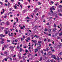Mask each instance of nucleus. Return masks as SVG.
Returning <instances> with one entry per match:
<instances>
[{
	"label": "nucleus",
	"instance_id": "f257e3e1",
	"mask_svg": "<svg viewBox=\"0 0 62 62\" xmlns=\"http://www.w3.org/2000/svg\"><path fill=\"white\" fill-rule=\"evenodd\" d=\"M13 33H11V35H10V32H9L8 35L9 36V37H10V36H13Z\"/></svg>",
	"mask_w": 62,
	"mask_h": 62
},
{
	"label": "nucleus",
	"instance_id": "f03ea898",
	"mask_svg": "<svg viewBox=\"0 0 62 62\" xmlns=\"http://www.w3.org/2000/svg\"><path fill=\"white\" fill-rule=\"evenodd\" d=\"M61 33H60L59 34V35L60 37H61V35H62V31L61 32Z\"/></svg>",
	"mask_w": 62,
	"mask_h": 62
},
{
	"label": "nucleus",
	"instance_id": "7ed1b4c3",
	"mask_svg": "<svg viewBox=\"0 0 62 62\" xmlns=\"http://www.w3.org/2000/svg\"><path fill=\"white\" fill-rule=\"evenodd\" d=\"M2 10H3V12H1V14H3V13H4L5 12V10L4 9H2Z\"/></svg>",
	"mask_w": 62,
	"mask_h": 62
},
{
	"label": "nucleus",
	"instance_id": "20e7f679",
	"mask_svg": "<svg viewBox=\"0 0 62 62\" xmlns=\"http://www.w3.org/2000/svg\"><path fill=\"white\" fill-rule=\"evenodd\" d=\"M36 37V38L38 39V38H39V36H37L36 35H35V36H34V37Z\"/></svg>",
	"mask_w": 62,
	"mask_h": 62
},
{
	"label": "nucleus",
	"instance_id": "39448f33",
	"mask_svg": "<svg viewBox=\"0 0 62 62\" xmlns=\"http://www.w3.org/2000/svg\"><path fill=\"white\" fill-rule=\"evenodd\" d=\"M40 47H41L40 46H38L37 49L38 50H39V49H41Z\"/></svg>",
	"mask_w": 62,
	"mask_h": 62
},
{
	"label": "nucleus",
	"instance_id": "423d86ee",
	"mask_svg": "<svg viewBox=\"0 0 62 62\" xmlns=\"http://www.w3.org/2000/svg\"><path fill=\"white\" fill-rule=\"evenodd\" d=\"M20 52H22V51H23V49L22 48H21L20 49Z\"/></svg>",
	"mask_w": 62,
	"mask_h": 62
},
{
	"label": "nucleus",
	"instance_id": "0eeeda50",
	"mask_svg": "<svg viewBox=\"0 0 62 62\" xmlns=\"http://www.w3.org/2000/svg\"><path fill=\"white\" fill-rule=\"evenodd\" d=\"M55 56V55H53L52 56H51V57H52V58H54V57Z\"/></svg>",
	"mask_w": 62,
	"mask_h": 62
},
{
	"label": "nucleus",
	"instance_id": "6e6552de",
	"mask_svg": "<svg viewBox=\"0 0 62 62\" xmlns=\"http://www.w3.org/2000/svg\"><path fill=\"white\" fill-rule=\"evenodd\" d=\"M7 25H9V22H8L7 23H6Z\"/></svg>",
	"mask_w": 62,
	"mask_h": 62
},
{
	"label": "nucleus",
	"instance_id": "1a4fd4ad",
	"mask_svg": "<svg viewBox=\"0 0 62 62\" xmlns=\"http://www.w3.org/2000/svg\"><path fill=\"white\" fill-rule=\"evenodd\" d=\"M1 55H3L4 56H6L5 55V54H3L2 53H1Z\"/></svg>",
	"mask_w": 62,
	"mask_h": 62
},
{
	"label": "nucleus",
	"instance_id": "9d476101",
	"mask_svg": "<svg viewBox=\"0 0 62 62\" xmlns=\"http://www.w3.org/2000/svg\"><path fill=\"white\" fill-rule=\"evenodd\" d=\"M7 53H8V52L6 51H5L4 52V54H7Z\"/></svg>",
	"mask_w": 62,
	"mask_h": 62
},
{
	"label": "nucleus",
	"instance_id": "9b49d317",
	"mask_svg": "<svg viewBox=\"0 0 62 62\" xmlns=\"http://www.w3.org/2000/svg\"><path fill=\"white\" fill-rule=\"evenodd\" d=\"M56 30V29L55 28H54L53 30V31H54V32H55V31Z\"/></svg>",
	"mask_w": 62,
	"mask_h": 62
},
{
	"label": "nucleus",
	"instance_id": "f8f14e48",
	"mask_svg": "<svg viewBox=\"0 0 62 62\" xmlns=\"http://www.w3.org/2000/svg\"><path fill=\"white\" fill-rule=\"evenodd\" d=\"M38 50H39V49H35V52L36 53V52H38Z\"/></svg>",
	"mask_w": 62,
	"mask_h": 62
},
{
	"label": "nucleus",
	"instance_id": "ddd939ff",
	"mask_svg": "<svg viewBox=\"0 0 62 62\" xmlns=\"http://www.w3.org/2000/svg\"><path fill=\"white\" fill-rule=\"evenodd\" d=\"M44 31L46 32H47L48 31V29H45L44 30Z\"/></svg>",
	"mask_w": 62,
	"mask_h": 62
},
{
	"label": "nucleus",
	"instance_id": "4468645a",
	"mask_svg": "<svg viewBox=\"0 0 62 62\" xmlns=\"http://www.w3.org/2000/svg\"><path fill=\"white\" fill-rule=\"evenodd\" d=\"M38 5H41V3L40 2H39H39H38Z\"/></svg>",
	"mask_w": 62,
	"mask_h": 62
},
{
	"label": "nucleus",
	"instance_id": "2eb2a0df",
	"mask_svg": "<svg viewBox=\"0 0 62 62\" xmlns=\"http://www.w3.org/2000/svg\"><path fill=\"white\" fill-rule=\"evenodd\" d=\"M54 27H55V28L56 27V25L55 24H54Z\"/></svg>",
	"mask_w": 62,
	"mask_h": 62
},
{
	"label": "nucleus",
	"instance_id": "dca6fc26",
	"mask_svg": "<svg viewBox=\"0 0 62 62\" xmlns=\"http://www.w3.org/2000/svg\"><path fill=\"white\" fill-rule=\"evenodd\" d=\"M42 57H40V59L39 60V61H41V60H42Z\"/></svg>",
	"mask_w": 62,
	"mask_h": 62
},
{
	"label": "nucleus",
	"instance_id": "f3484780",
	"mask_svg": "<svg viewBox=\"0 0 62 62\" xmlns=\"http://www.w3.org/2000/svg\"><path fill=\"white\" fill-rule=\"evenodd\" d=\"M62 7V6L61 5L59 6V8H61Z\"/></svg>",
	"mask_w": 62,
	"mask_h": 62
},
{
	"label": "nucleus",
	"instance_id": "a211bd4d",
	"mask_svg": "<svg viewBox=\"0 0 62 62\" xmlns=\"http://www.w3.org/2000/svg\"><path fill=\"white\" fill-rule=\"evenodd\" d=\"M4 46L5 47V48H7V47H8V46L6 45H4Z\"/></svg>",
	"mask_w": 62,
	"mask_h": 62
},
{
	"label": "nucleus",
	"instance_id": "6ab92c4d",
	"mask_svg": "<svg viewBox=\"0 0 62 62\" xmlns=\"http://www.w3.org/2000/svg\"><path fill=\"white\" fill-rule=\"evenodd\" d=\"M57 38L58 39H60V37H59L57 36Z\"/></svg>",
	"mask_w": 62,
	"mask_h": 62
},
{
	"label": "nucleus",
	"instance_id": "aec40b11",
	"mask_svg": "<svg viewBox=\"0 0 62 62\" xmlns=\"http://www.w3.org/2000/svg\"><path fill=\"white\" fill-rule=\"evenodd\" d=\"M42 42L41 41H38V43H39V44L41 43Z\"/></svg>",
	"mask_w": 62,
	"mask_h": 62
},
{
	"label": "nucleus",
	"instance_id": "412c9836",
	"mask_svg": "<svg viewBox=\"0 0 62 62\" xmlns=\"http://www.w3.org/2000/svg\"><path fill=\"white\" fill-rule=\"evenodd\" d=\"M55 13H53L52 15V16H54V14H55Z\"/></svg>",
	"mask_w": 62,
	"mask_h": 62
},
{
	"label": "nucleus",
	"instance_id": "4be33fe9",
	"mask_svg": "<svg viewBox=\"0 0 62 62\" xmlns=\"http://www.w3.org/2000/svg\"><path fill=\"white\" fill-rule=\"evenodd\" d=\"M20 48V47H19V46H18L17 47V49H19Z\"/></svg>",
	"mask_w": 62,
	"mask_h": 62
},
{
	"label": "nucleus",
	"instance_id": "5701e85b",
	"mask_svg": "<svg viewBox=\"0 0 62 62\" xmlns=\"http://www.w3.org/2000/svg\"><path fill=\"white\" fill-rule=\"evenodd\" d=\"M54 8H53V7L51 8L50 9V10H52Z\"/></svg>",
	"mask_w": 62,
	"mask_h": 62
},
{
	"label": "nucleus",
	"instance_id": "b1692460",
	"mask_svg": "<svg viewBox=\"0 0 62 62\" xmlns=\"http://www.w3.org/2000/svg\"><path fill=\"white\" fill-rule=\"evenodd\" d=\"M7 42H10V40H7Z\"/></svg>",
	"mask_w": 62,
	"mask_h": 62
},
{
	"label": "nucleus",
	"instance_id": "393cba45",
	"mask_svg": "<svg viewBox=\"0 0 62 62\" xmlns=\"http://www.w3.org/2000/svg\"><path fill=\"white\" fill-rule=\"evenodd\" d=\"M19 33H22V31L20 30H19Z\"/></svg>",
	"mask_w": 62,
	"mask_h": 62
},
{
	"label": "nucleus",
	"instance_id": "a878e982",
	"mask_svg": "<svg viewBox=\"0 0 62 62\" xmlns=\"http://www.w3.org/2000/svg\"><path fill=\"white\" fill-rule=\"evenodd\" d=\"M53 58L55 60L56 59V57H55H55H54Z\"/></svg>",
	"mask_w": 62,
	"mask_h": 62
},
{
	"label": "nucleus",
	"instance_id": "bb28decb",
	"mask_svg": "<svg viewBox=\"0 0 62 62\" xmlns=\"http://www.w3.org/2000/svg\"><path fill=\"white\" fill-rule=\"evenodd\" d=\"M51 50L52 52H54V49H51Z\"/></svg>",
	"mask_w": 62,
	"mask_h": 62
},
{
	"label": "nucleus",
	"instance_id": "cd10ccee",
	"mask_svg": "<svg viewBox=\"0 0 62 62\" xmlns=\"http://www.w3.org/2000/svg\"><path fill=\"white\" fill-rule=\"evenodd\" d=\"M5 60L6 61H7V59L6 58H5Z\"/></svg>",
	"mask_w": 62,
	"mask_h": 62
},
{
	"label": "nucleus",
	"instance_id": "c85d7f7f",
	"mask_svg": "<svg viewBox=\"0 0 62 62\" xmlns=\"http://www.w3.org/2000/svg\"><path fill=\"white\" fill-rule=\"evenodd\" d=\"M14 8H15V9H17V7L15 6L14 7Z\"/></svg>",
	"mask_w": 62,
	"mask_h": 62
},
{
	"label": "nucleus",
	"instance_id": "c756f323",
	"mask_svg": "<svg viewBox=\"0 0 62 62\" xmlns=\"http://www.w3.org/2000/svg\"><path fill=\"white\" fill-rule=\"evenodd\" d=\"M55 17H56V18H58V16H57V14H56L55 15Z\"/></svg>",
	"mask_w": 62,
	"mask_h": 62
},
{
	"label": "nucleus",
	"instance_id": "7c9ffc66",
	"mask_svg": "<svg viewBox=\"0 0 62 62\" xmlns=\"http://www.w3.org/2000/svg\"><path fill=\"white\" fill-rule=\"evenodd\" d=\"M18 41V40H17V39H16L15 40V42H17Z\"/></svg>",
	"mask_w": 62,
	"mask_h": 62
},
{
	"label": "nucleus",
	"instance_id": "2f4dec72",
	"mask_svg": "<svg viewBox=\"0 0 62 62\" xmlns=\"http://www.w3.org/2000/svg\"><path fill=\"white\" fill-rule=\"evenodd\" d=\"M23 13H25V12H26V10H23Z\"/></svg>",
	"mask_w": 62,
	"mask_h": 62
},
{
	"label": "nucleus",
	"instance_id": "473e14b6",
	"mask_svg": "<svg viewBox=\"0 0 62 62\" xmlns=\"http://www.w3.org/2000/svg\"><path fill=\"white\" fill-rule=\"evenodd\" d=\"M46 24L47 25H49V23H47Z\"/></svg>",
	"mask_w": 62,
	"mask_h": 62
},
{
	"label": "nucleus",
	"instance_id": "72a5a7b5",
	"mask_svg": "<svg viewBox=\"0 0 62 62\" xmlns=\"http://www.w3.org/2000/svg\"><path fill=\"white\" fill-rule=\"evenodd\" d=\"M11 1L12 2V3H13L14 2V0H11Z\"/></svg>",
	"mask_w": 62,
	"mask_h": 62
},
{
	"label": "nucleus",
	"instance_id": "f704fd0d",
	"mask_svg": "<svg viewBox=\"0 0 62 62\" xmlns=\"http://www.w3.org/2000/svg\"><path fill=\"white\" fill-rule=\"evenodd\" d=\"M27 39H28V40H30V38H27Z\"/></svg>",
	"mask_w": 62,
	"mask_h": 62
},
{
	"label": "nucleus",
	"instance_id": "c9c22d12",
	"mask_svg": "<svg viewBox=\"0 0 62 62\" xmlns=\"http://www.w3.org/2000/svg\"><path fill=\"white\" fill-rule=\"evenodd\" d=\"M59 15L60 16H62V14L60 13L59 14Z\"/></svg>",
	"mask_w": 62,
	"mask_h": 62
},
{
	"label": "nucleus",
	"instance_id": "e433bc0d",
	"mask_svg": "<svg viewBox=\"0 0 62 62\" xmlns=\"http://www.w3.org/2000/svg\"><path fill=\"white\" fill-rule=\"evenodd\" d=\"M49 49H50V48H46V50H49Z\"/></svg>",
	"mask_w": 62,
	"mask_h": 62
},
{
	"label": "nucleus",
	"instance_id": "4c0bfd02",
	"mask_svg": "<svg viewBox=\"0 0 62 62\" xmlns=\"http://www.w3.org/2000/svg\"><path fill=\"white\" fill-rule=\"evenodd\" d=\"M57 59L58 60H59L60 59L59 58V57H58L57 58Z\"/></svg>",
	"mask_w": 62,
	"mask_h": 62
},
{
	"label": "nucleus",
	"instance_id": "58836bf2",
	"mask_svg": "<svg viewBox=\"0 0 62 62\" xmlns=\"http://www.w3.org/2000/svg\"><path fill=\"white\" fill-rule=\"evenodd\" d=\"M28 52V51L27 50H26V51L25 52H26V53H27Z\"/></svg>",
	"mask_w": 62,
	"mask_h": 62
},
{
	"label": "nucleus",
	"instance_id": "ea45409f",
	"mask_svg": "<svg viewBox=\"0 0 62 62\" xmlns=\"http://www.w3.org/2000/svg\"><path fill=\"white\" fill-rule=\"evenodd\" d=\"M26 19H29V17H27L26 18Z\"/></svg>",
	"mask_w": 62,
	"mask_h": 62
},
{
	"label": "nucleus",
	"instance_id": "a19ab883",
	"mask_svg": "<svg viewBox=\"0 0 62 62\" xmlns=\"http://www.w3.org/2000/svg\"><path fill=\"white\" fill-rule=\"evenodd\" d=\"M21 29H23V27H21Z\"/></svg>",
	"mask_w": 62,
	"mask_h": 62
},
{
	"label": "nucleus",
	"instance_id": "79ce46f5",
	"mask_svg": "<svg viewBox=\"0 0 62 62\" xmlns=\"http://www.w3.org/2000/svg\"><path fill=\"white\" fill-rule=\"evenodd\" d=\"M2 35V36H1V37H5V35H4L3 34Z\"/></svg>",
	"mask_w": 62,
	"mask_h": 62
},
{
	"label": "nucleus",
	"instance_id": "37998d69",
	"mask_svg": "<svg viewBox=\"0 0 62 62\" xmlns=\"http://www.w3.org/2000/svg\"><path fill=\"white\" fill-rule=\"evenodd\" d=\"M51 11V12H52V13H53V11H52V10H50Z\"/></svg>",
	"mask_w": 62,
	"mask_h": 62
},
{
	"label": "nucleus",
	"instance_id": "c03bdc74",
	"mask_svg": "<svg viewBox=\"0 0 62 62\" xmlns=\"http://www.w3.org/2000/svg\"><path fill=\"white\" fill-rule=\"evenodd\" d=\"M60 26L61 27H62V24H60Z\"/></svg>",
	"mask_w": 62,
	"mask_h": 62
},
{
	"label": "nucleus",
	"instance_id": "a18cd8bd",
	"mask_svg": "<svg viewBox=\"0 0 62 62\" xmlns=\"http://www.w3.org/2000/svg\"><path fill=\"white\" fill-rule=\"evenodd\" d=\"M52 45V44H50L49 45V46H50Z\"/></svg>",
	"mask_w": 62,
	"mask_h": 62
},
{
	"label": "nucleus",
	"instance_id": "49530a36",
	"mask_svg": "<svg viewBox=\"0 0 62 62\" xmlns=\"http://www.w3.org/2000/svg\"><path fill=\"white\" fill-rule=\"evenodd\" d=\"M7 16H5L4 17V18H7Z\"/></svg>",
	"mask_w": 62,
	"mask_h": 62
},
{
	"label": "nucleus",
	"instance_id": "de8ad7c7",
	"mask_svg": "<svg viewBox=\"0 0 62 62\" xmlns=\"http://www.w3.org/2000/svg\"><path fill=\"white\" fill-rule=\"evenodd\" d=\"M16 32H18V30H17V29H16Z\"/></svg>",
	"mask_w": 62,
	"mask_h": 62
},
{
	"label": "nucleus",
	"instance_id": "09e8293b",
	"mask_svg": "<svg viewBox=\"0 0 62 62\" xmlns=\"http://www.w3.org/2000/svg\"><path fill=\"white\" fill-rule=\"evenodd\" d=\"M44 21H43V22L44 23H45V19H44Z\"/></svg>",
	"mask_w": 62,
	"mask_h": 62
},
{
	"label": "nucleus",
	"instance_id": "8fccbe9b",
	"mask_svg": "<svg viewBox=\"0 0 62 62\" xmlns=\"http://www.w3.org/2000/svg\"><path fill=\"white\" fill-rule=\"evenodd\" d=\"M38 8H36L35 9V10H38Z\"/></svg>",
	"mask_w": 62,
	"mask_h": 62
},
{
	"label": "nucleus",
	"instance_id": "3c124183",
	"mask_svg": "<svg viewBox=\"0 0 62 62\" xmlns=\"http://www.w3.org/2000/svg\"><path fill=\"white\" fill-rule=\"evenodd\" d=\"M51 4H54V1H52L51 2Z\"/></svg>",
	"mask_w": 62,
	"mask_h": 62
},
{
	"label": "nucleus",
	"instance_id": "603ef678",
	"mask_svg": "<svg viewBox=\"0 0 62 62\" xmlns=\"http://www.w3.org/2000/svg\"><path fill=\"white\" fill-rule=\"evenodd\" d=\"M0 3L1 4V5H3V3L1 2H0Z\"/></svg>",
	"mask_w": 62,
	"mask_h": 62
},
{
	"label": "nucleus",
	"instance_id": "864d4df0",
	"mask_svg": "<svg viewBox=\"0 0 62 62\" xmlns=\"http://www.w3.org/2000/svg\"><path fill=\"white\" fill-rule=\"evenodd\" d=\"M47 40L46 39H45L44 40V41H46V40Z\"/></svg>",
	"mask_w": 62,
	"mask_h": 62
},
{
	"label": "nucleus",
	"instance_id": "5fc2aeb1",
	"mask_svg": "<svg viewBox=\"0 0 62 62\" xmlns=\"http://www.w3.org/2000/svg\"><path fill=\"white\" fill-rule=\"evenodd\" d=\"M41 53H42V54H43V51H41Z\"/></svg>",
	"mask_w": 62,
	"mask_h": 62
},
{
	"label": "nucleus",
	"instance_id": "6e6d98bb",
	"mask_svg": "<svg viewBox=\"0 0 62 62\" xmlns=\"http://www.w3.org/2000/svg\"><path fill=\"white\" fill-rule=\"evenodd\" d=\"M1 43L2 44H3V43H4V42H3V41H2L1 42Z\"/></svg>",
	"mask_w": 62,
	"mask_h": 62
},
{
	"label": "nucleus",
	"instance_id": "4d7b16f0",
	"mask_svg": "<svg viewBox=\"0 0 62 62\" xmlns=\"http://www.w3.org/2000/svg\"><path fill=\"white\" fill-rule=\"evenodd\" d=\"M8 33V32L7 31H6V32H5V34H7V33Z\"/></svg>",
	"mask_w": 62,
	"mask_h": 62
},
{
	"label": "nucleus",
	"instance_id": "13d9d810",
	"mask_svg": "<svg viewBox=\"0 0 62 62\" xmlns=\"http://www.w3.org/2000/svg\"><path fill=\"white\" fill-rule=\"evenodd\" d=\"M13 42H15V39L13 40Z\"/></svg>",
	"mask_w": 62,
	"mask_h": 62
},
{
	"label": "nucleus",
	"instance_id": "bf43d9fd",
	"mask_svg": "<svg viewBox=\"0 0 62 62\" xmlns=\"http://www.w3.org/2000/svg\"><path fill=\"white\" fill-rule=\"evenodd\" d=\"M12 48V46H10L9 47V48H10V49H11V48Z\"/></svg>",
	"mask_w": 62,
	"mask_h": 62
},
{
	"label": "nucleus",
	"instance_id": "052dcab7",
	"mask_svg": "<svg viewBox=\"0 0 62 62\" xmlns=\"http://www.w3.org/2000/svg\"><path fill=\"white\" fill-rule=\"evenodd\" d=\"M2 41H5V40L4 39H2Z\"/></svg>",
	"mask_w": 62,
	"mask_h": 62
},
{
	"label": "nucleus",
	"instance_id": "680f3d73",
	"mask_svg": "<svg viewBox=\"0 0 62 62\" xmlns=\"http://www.w3.org/2000/svg\"><path fill=\"white\" fill-rule=\"evenodd\" d=\"M26 53H25V54H23V55H26Z\"/></svg>",
	"mask_w": 62,
	"mask_h": 62
},
{
	"label": "nucleus",
	"instance_id": "e2e57ef3",
	"mask_svg": "<svg viewBox=\"0 0 62 62\" xmlns=\"http://www.w3.org/2000/svg\"><path fill=\"white\" fill-rule=\"evenodd\" d=\"M22 46H23V45H22V44L21 45H20V47H22Z\"/></svg>",
	"mask_w": 62,
	"mask_h": 62
},
{
	"label": "nucleus",
	"instance_id": "0e129e2a",
	"mask_svg": "<svg viewBox=\"0 0 62 62\" xmlns=\"http://www.w3.org/2000/svg\"><path fill=\"white\" fill-rule=\"evenodd\" d=\"M34 12H35V13H36V12H37V11H36V10H34Z\"/></svg>",
	"mask_w": 62,
	"mask_h": 62
},
{
	"label": "nucleus",
	"instance_id": "69168bd1",
	"mask_svg": "<svg viewBox=\"0 0 62 62\" xmlns=\"http://www.w3.org/2000/svg\"><path fill=\"white\" fill-rule=\"evenodd\" d=\"M31 7V6H28V8H30V7Z\"/></svg>",
	"mask_w": 62,
	"mask_h": 62
},
{
	"label": "nucleus",
	"instance_id": "338daca9",
	"mask_svg": "<svg viewBox=\"0 0 62 62\" xmlns=\"http://www.w3.org/2000/svg\"><path fill=\"white\" fill-rule=\"evenodd\" d=\"M26 42H28V40L27 39L26 40Z\"/></svg>",
	"mask_w": 62,
	"mask_h": 62
},
{
	"label": "nucleus",
	"instance_id": "774afa93",
	"mask_svg": "<svg viewBox=\"0 0 62 62\" xmlns=\"http://www.w3.org/2000/svg\"><path fill=\"white\" fill-rule=\"evenodd\" d=\"M17 16H19V14H17Z\"/></svg>",
	"mask_w": 62,
	"mask_h": 62
}]
</instances>
